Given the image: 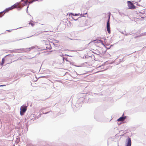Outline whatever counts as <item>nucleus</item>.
Here are the masks:
<instances>
[{"mask_svg": "<svg viewBox=\"0 0 146 146\" xmlns=\"http://www.w3.org/2000/svg\"><path fill=\"white\" fill-rule=\"evenodd\" d=\"M27 106H22L21 107L20 114L21 115H23L27 110Z\"/></svg>", "mask_w": 146, "mask_h": 146, "instance_id": "obj_1", "label": "nucleus"}, {"mask_svg": "<svg viewBox=\"0 0 146 146\" xmlns=\"http://www.w3.org/2000/svg\"><path fill=\"white\" fill-rule=\"evenodd\" d=\"M128 6L129 9H135V7L133 4L130 1L127 2Z\"/></svg>", "mask_w": 146, "mask_h": 146, "instance_id": "obj_2", "label": "nucleus"}, {"mask_svg": "<svg viewBox=\"0 0 146 146\" xmlns=\"http://www.w3.org/2000/svg\"><path fill=\"white\" fill-rule=\"evenodd\" d=\"M110 17H109L107 24V29L109 34H110L111 32L110 28Z\"/></svg>", "mask_w": 146, "mask_h": 146, "instance_id": "obj_3", "label": "nucleus"}, {"mask_svg": "<svg viewBox=\"0 0 146 146\" xmlns=\"http://www.w3.org/2000/svg\"><path fill=\"white\" fill-rule=\"evenodd\" d=\"M87 14V13H84V14H80V13L78 14H73L72 13H70L69 14V15H73L74 16H80V17H84V15H86Z\"/></svg>", "mask_w": 146, "mask_h": 146, "instance_id": "obj_4", "label": "nucleus"}, {"mask_svg": "<svg viewBox=\"0 0 146 146\" xmlns=\"http://www.w3.org/2000/svg\"><path fill=\"white\" fill-rule=\"evenodd\" d=\"M20 3H16L15 4H14L13 5L11 6V7H12V9H14L16 8H20L21 7V5H20Z\"/></svg>", "mask_w": 146, "mask_h": 146, "instance_id": "obj_5", "label": "nucleus"}, {"mask_svg": "<svg viewBox=\"0 0 146 146\" xmlns=\"http://www.w3.org/2000/svg\"><path fill=\"white\" fill-rule=\"evenodd\" d=\"M127 142L126 146H131V138L128 137L127 139Z\"/></svg>", "mask_w": 146, "mask_h": 146, "instance_id": "obj_6", "label": "nucleus"}, {"mask_svg": "<svg viewBox=\"0 0 146 146\" xmlns=\"http://www.w3.org/2000/svg\"><path fill=\"white\" fill-rule=\"evenodd\" d=\"M126 118V116L122 117H120L117 119L118 121H123Z\"/></svg>", "mask_w": 146, "mask_h": 146, "instance_id": "obj_7", "label": "nucleus"}, {"mask_svg": "<svg viewBox=\"0 0 146 146\" xmlns=\"http://www.w3.org/2000/svg\"><path fill=\"white\" fill-rule=\"evenodd\" d=\"M12 7H11L8 8L6 9L4 11L5 13L8 12L9 11L13 9Z\"/></svg>", "mask_w": 146, "mask_h": 146, "instance_id": "obj_8", "label": "nucleus"}, {"mask_svg": "<svg viewBox=\"0 0 146 146\" xmlns=\"http://www.w3.org/2000/svg\"><path fill=\"white\" fill-rule=\"evenodd\" d=\"M94 41L95 42H97L101 43L102 44L104 45L103 43V41L101 40H96Z\"/></svg>", "mask_w": 146, "mask_h": 146, "instance_id": "obj_9", "label": "nucleus"}, {"mask_svg": "<svg viewBox=\"0 0 146 146\" xmlns=\"http://www.w3.org/2000/svg\"><path fill=\"white\" fill-rule=\"evenodd\" d=\"M46 46V47L47 50L48 49H50L51 48V46L50 44H47Z\"/></svg>", "mask_w": 146, "mask_h": 146, "instance_id": "obj_10", "label": "nucleus"}, {"mask_svg": "<svg viewBox=\"0 0 146 146\" xmlns=\"http://www.w3.org/2000/svg\"><path fill=\"white\" fill-rule=\"evenodd\" d=\"M5 62V59L3 58L1 62V65L2 66L3 65Z\"/></svg>", "mask_w": 146, "mask_h": 146, "instance_id": "obj_11", "label": "nucleus"}, {"mask_svg": "<svg viewBox=\"0 0 146 146\" xmlns=\"http://www.w3.org/2000/svg\"><path fill=\"white\" fill-rule=\"evenodd\" d=\"M3 12H4V11L0 12V17H1L3 15H2V13Z\"/></svg>", "mask_w": 146, "mask_h": 146, "instance_id": "obj_12", "label": "nucleus"}, {"mask_svg": "<svg viewBox=\"0 0 146 146\" xmlns=\"http://www.w3.org/2000/svg\"><path fill=\"white\" fill-rule=\"evenodd\" d=\"M72 17V19H73V20H77V19H74V18H73V17L72 16V17Z\"/></svg>", "mask_w": 146, "mask_h": 146, "instance_id": "obj_13", "label": "nucleus"}, {"mask_svg": "<svg viewBox=\"0 0 146 146\" xmlns=\"http://www.w3.org/2000/svg\"><path fill=\"white\" fill-rule=\"evenodd\" d=\"M31 25L32 26H33L34 24L33 23H31Z\"/></svg>", "mask_w": 146, "mask_h": 146, "instance_id": "obj_14", "label": "nucleus"}, {"mask_svg": "<svg viewBox=\"0 0 146 146\" xmlns=\"http://www.w3.org/2000/svg\"><path fill=\"white\" fill-rule=\"evenodd\" d=\"M30 48H27V49L29 50V51H30Z\"/></svg>", "mask_w": 146, "mask_h": 146, "instance_id": "obj_15", "label": "nucleus"}, {"mask_svg": "<svg viewBox=\"0 0 146 146\" xmlns=\"http://www.w3.org/2000/svg\"><path fill=\"white\" fill-rule=\"evenodd\" d=\"M7 31L9 32H10L11 31H10V30H7Z\"/></svg>", "mask_w": 146, "mask_h": 146, "instance_id": "obj_16", "label": "nucleus"}]
</instances>
